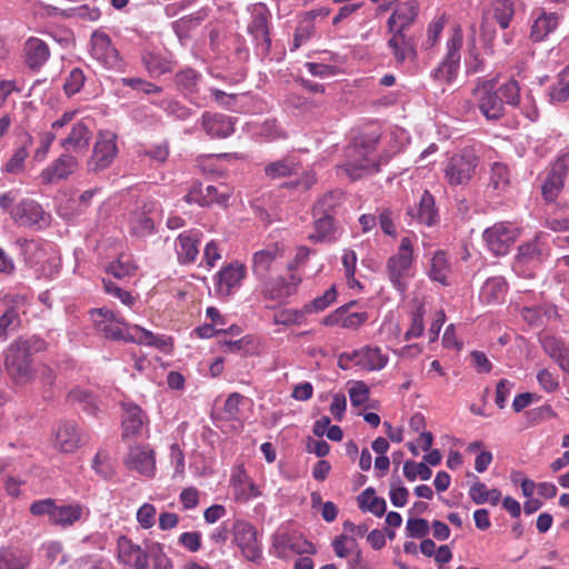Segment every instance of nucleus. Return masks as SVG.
<instances>
[{"mask_svg": "<svg viewBox=\"0 0 569 569\" xmlns=\"http://www.w3.org/2000/svg\"><path fill=\"white\" fill-rule=\"evenodd\" d=\"M90 317L94 329L106 339L154 347L163 352L172 348L170 337L157 336L138 325H129L109 308L92 309Z\"/></svg>", "mask_w": 569, "mask_h": 569, "instance_id": "1", "label": "nucleus"}, {"mask_svg": "<svg viewBox=\"0 0 569 569\" xmlns=\"http://www.w3.org/2000/svg\"><path fill=\"white\" fill-rule=\"evenodd\" d=\"M380 139L377 130L365 132L355 138L346 149V162L338 169L351 180L360 179L379 170L380 163L375 157L376 146Z\"/></svg>", "mask_w": 569, "mask_h": 569, "instance_id": "2", "label": "nucleus"}, {"mask_svg": "<svg viewBox=\"0 0 569 569\" xmlns=\"http://www.w3.org/2000/svg\"><path fill=\"white\" fill-rule=\"evenodd\" d=\"M44 347V341L36 336L19 337L9 345L4 366L8 375L17 385H27L34 379L36 370L31 357L42 351Z\"/></svg>", "mask_w": 569, "mask_h": 569, "instance_id": "3", "label": "nucleus"}, {"mask_svg": "<svg viewBox=\"0 0 569 569\" xmlns=\"http://www.w3.org/2000/svg\"><path fill=\"white\" fill-rule=\"evenodd\" d=\"M17 244L24 261L36 269L39 276L51 278L60 269V257L52 243L41 239H19Z\"/></svg>", "mask_w": 569, "mask_h": 569, "instance_id": "4", "label": "nucleus"}, {"mask_svg": "<svg viewBox=\"0 0 569 569\" xmlns=\"http://www.w3.org/2000/svg\"><path fill=\"white\" fill-rule=\"evenodd\" d=\"M463 34L460 27H455L446 42V54L431 71V78L441 84H451L459 72Z\"/></svg>", "mask_w": 569, "mask_h": 569, "instance_id": "5", "label": "nucleus"}, {"mask_svg": "<svg viewBox=\"0 0 569 569\" xmlns=\"http://www.w3.org/2000/svg\"><path fill=\"white\" fill-rule=\"evenodd\" d=\"M413 262V246L410 238L401 239L398 251L387 261V272L392 286L405 293L408 288V280L411 277V266Z\"/></svg>", "mask_w": 569, "mask_h": 569, "instance_id": "6", "label": "nucleus"}, {"mask_svg": "<svg viewBox=\"0 0 569 569\" xmlns=\"http://www.w3.org/2000/svg\"><path fill=\"white\" fill-rule=\"evenodd\" d=\"M479 157L472 148H465L448 159L443 168L445 179L451 187L462 186L476 174Z\"/></svg>", "mask_w": 569, "mask_h": 569, "instance_id": "7", "label": "nucleus"}, {"mask_svg": "<svg viewBox=\"0 0 569 569\" xmlns=\"http://www.w3.org/2000/svg\"><path fill=\"white\" fill-rule=\"evenodd\" d=\"M388 361V355L383 353L380 347L367 345L350 352H342L338 358V366L343 370L358 367L371 372L382 370Z\"/></svg>", "mask_w": 569, "mask_h": 569, "instance_id": "8", "label": "nucleus"}, {"mask_svg": "<svg viewBox=\"0 0 569 569\" xmlns=\"http://www.w3.org/2000/svg\"><path fill=\"white\" fill-rule=\"evenodd\" d=\"M232 542L239 548L243 558L258 563L262 559V547L258 540L256 527L244 519L232 521Z\"/></svg>", "mask_w": 569, "mask_h": 569, "instance_id": "9", "label": "nucleus"}, {"mask_svg": "<svg viewBox=\"0 0 569 569\" xmlns=\"http://www.w3.org/2000/svg\"><path fill=\"white\" fill-rule=\"evenodd\" d=\"M9 213L13 222L19 227L40 230L50 222V214L43 210L38 201L30 198L20 200L16 207H12Z\"/></svg>", "mask_w": 569, "mask_h": 569, "instance_id": "10", "label": "nucleus"}, {"mask_svg": "<svg viewBox=\"0 0 569 569\" xmlns=\"http://www.w3.org/2000/svg\"><path fill=\"white\" fill-rule=\"evenodd\" d=\"M90 54L109 70L124 71V61L113 47L110 37L103 31L97 30L91 34Z\"/></svg>", "mask_w": 569, "mask_h": 569, "instance_id": "11", "label": "nucleus"}, {"mask_svg": "<svg viewBox=\"0 0 569 569\" xmlns=\"http://www.w3.org/2000/svg\"><path fill=\"white\" fill-rule=\"evenodd\" d=\"M495 80H481L472 90V97L480 112L488 120H498L505 114V106L495 90Z\"/></svg>", "mask_w": 569, "mask_h": 569, "instance_id": "12", "label": "nucleus"}, {"mask_svg": "<svg viewBox=\"0 0 569 569\" xmlns=\"http://www.w3.org/2000/svg\"><path fill=\"white\" fill-rule=\"evenodd\" d=\"M549 256L550 247L546 238L537 236L519 246L513 268L517 272L526 273V269L540 266Z\"/></svg>", "mask_w": 569, "mask_h": 569, "instance_id": "13", "label": "nucleus"}, {"mask_svg": "<svg viewBox=\"0 0 569 569\" xmlns=\"http://www.w3.org/2000/svg\"><path fill=\"white\" fill-rule=\"evenodd\" d=\"M116 140L117 136L111 131L99 132L92 154L88 160L89 171L98 172L111 166L118 153Z\"/></svg>", "mask_w": 569, "mask_h": 569, "instance_id": "14", "label": "nucleus"}, {"mask_svg": "<svg viewBox=\"0 0 569 569\" xmlns=\"http://www.w3.org/2000/svg\"><path fill=\"white\" fill-rule=\"evenodd\" d=\"M260 291L264 299L278 305L284 303L289 297L297 292L301 278L295 273L289 277L264 278L260 280Z\"/></svg>", "mask_w": 569, "mask_h": 569, "instance_id": "15", "label": "nucleus"}, {"mask_svg": "<svg viewBox=\"0 0 569 569\" xmlns=\"http://www.w3.org/2000/svg\"><path fill=\"white\" fill-rule=\"evenodd\" d=\"M273 553L282 559L293 555L315 553V547L297 532L280 531L272 537Z\"/></svg>", "mask_w": 569, "mask_h": 569, "instance_id": "16", "label": "nucleus"}, {"mask_svg": "<svg viewBox=\"0 0 569 569\" xmlns=\"http://www.w3.org/2000/svg\"><path fill=\"white\" fill-rule=\"evenodd\" d=\"M270 12L264 4H256L251 10V21L248 24V31L252 34L256 47L261 56L269 54L271 39L269 36L268 22Z\"/></svg>", "mask_w": 569, "mask_h": 569, "instance_id": "17", "label": "nucleus"}, {"mask_svg": "<svg viewBox=\"0 0 569 569\" xmlns=\"http://www.w3.org/2000/svg\"><path fill=\"white\" fill-rule=\"evenodd\" d=\"M517 237V229L505 222L495 223L483 231V240L495 256L508 253Z\"/></svg>", "mask_w": 569, "mask_h": 569, "instance_id": "18", "label": "nucleus"}, {"mask_svg": "<svg viewBox=\"0 0 569 569\" xmlns=\"http://www.w3.org/2000/svg\"><path fill=\"white\" fill-rule=\"evenodd\" d=\"M569 169V153L559 157L550 167L541 186V193L547 202H553L562 191Z\"/></svg>", "mask_w": 569, "mask_h": 569, "instance_id": "19", "label": "nucleus"}, {"mask_svg": "<svg viewBox=\"0 0 569 569\" xmlns=\"http://www.w3.org/2000/svg\"><path fill=\"white\" fill-rule=\"evenodd\" d=\"M284 254L283 247L279 243H270L263 249L253 253L252 272L259 279L268 278L282 263Z\"/></svg>", "mask_w": 569, "mask_h": 569, "instance_id": "20", "label": "nucleus"}, {"mask_svg": "<svg viewBox=\"0 0 569 569\" xmlns=\"http://www.w3.org/2000/svg\"><path fill=\"white\" fill-rule=\"evenodd\" d=\"M158 217L156 202H146L129 213L128 227L133 237L143 238L154 231V222Z\"/></svg>", "mask_w": 569, "mask_h": 569, "instance_id": "21", "label": "nucleus"}, {"mask_svg": "<svg viewBox=\"0 0 569 569\" xmlns=\"http://www.w3.org/2000/svg\"><path fill=\"white\" fill-rule=\"evenodd\" d=\"M124 465L129 470L152 478L156 475V453L148 445H136L130 447Z\"/></svg>", "mask_w": 569, "mask_h": 569, "instance_id": "22", "label": "nucleus"}, {"mask_svg": "<svg viewBox=\"0 0 569 569\" xmlns=\"http://www.w3.org/2000/svg\"><path fill=\"white\" fill-rule=\"evenodd\" d=\"M247 273L246 266L233 261L216 274V291L219 297L231 296L241 286Z\"/></svg>", "mask_w": 569, "mask_h": 569, "instance_id": "23", "label": "nucleus"}, {"mask_svg": "<svg viewBox=\"0 0 569 569\" xmlns=\"http://www.w3.org/2000/svg\"><path fill=\"white\" fill-rule=\"evenodd\" d=\"M388 32L390 33V38L388 39L387 46L396 63L402 64L406 61H413L417 56L413 38L399 30Z\"/></svg>", "mask_w": 569, "mask_h": 569, "instance_id": "24", "label": "nucleus"}, {"mask_svg": "<svg viewBox=\"0 0 569 569\" xmlns=\"http://www.w3.org/2000/svg\"><path fill=\"white\" fill-rule=\"evenodd\" d=\"M88 517L89 509L79 502L57 505L50 525L67 529L78 522L87 520Z\"/></svg>", "mask_w": 569, "mask_h": 569, "instance_id": "25", "label": "nucleus"}, {"mask_svg": "<svg viewBox=\"0 0 569 569\" xmlns=\"http://www.w3.org/2000/svg\"><path fill=\"white\" fill-rule=\"evenodd\" d=\"M119 560L133 569H148L149 557L139 545L133 543L129 538L121 536L117 542Z\"/></svg>", "mask_w": 569, "mask_h": 569, "instance_id": "26", "label": "nucleus"}, {"mask_svg": "<svg viewBox=\"0 0 569 569\" xmlns=\"http://www.w3.org/2000/svg\"><path fill=\"white\" fill-rule=\"evenodd\" d=\"M353 305L355 302L352 301L339 307L322 319V325L327 327L340 326L351 330L358 329L368 320V313L365 311L349 312L350 307Z\"/></svg>", "mask_w": 569, "mask_h": 569, "instance_id": "27", "label": "nucleus"}, {"mask_svg": "<svg viewBox=\"0 0 569 569\" xmlns=\"http://www.w3.org/2000/svg\"><path fill=\"white\" fill-rule=\"evenodd\" d=\"M202 233L199 230H189L180 233L174 242L178 261L189 264L196 261L199 254V244Z\"/></svg>", "mask_w": 569, "mask_h": 569, "instance_id": "28", "label": "nucleus"}, {"mask_svg": "<svg viewBox=\"0 0 569 569\" xmlns=\"http://www.w3.org/2000/svg\"><path fill=\"white\" fill-rule=\"evenodd\" d=\"M79 167L77 158L69 153L61 154L50 166L43 169L40 177L44 183H54L68 178Z\"/></svg>", "mask_w": 569, "mask_h": 569, "instance_id": "29", "label": "nucleus"}, {"mask_svg": "<svg viewBox=\"0 0 569 569\" xmlns=\"http://www.w3.org/2000/svg\"><path fill=\"white\" fill-rule=\"evenodd\" d=\"M86 441V435L81 433L72 422L61 423L56 431L54 446L62 452H74Z\"/></svg>", "mask_w": 569, "mask_h": 569, "instance_id": "30", "label": "nucleus"}, {"mask_svg": "<svg viewBox=\"0 0 569 569\" xmlns=\"http://www.w3.org/2000/svg\"><path fill=\"white\" fill-rule=\"evenodd\" d=\"M122 409V438L140 436L146 423V415L139 406L131 402H123Z\"/></svg>", "mask_w": 569, "mask_h": 569, "instance_id": "31", "label": "nucleus"}, {"mask_svg": "<svg viewBox=\"0 0 569 569\" xmlns=\"http://www.w3.org/2000/svg\"><path fill=\"white\" fill-rule=\"evenodd\" d=\"M419 12V3L410 0L399 6L388 19V31L405 32L412 24Z\"/></svg>", "mask_w": 569, "mask_h": 569, "instance_id": "32", "label": "nucleus"}, {"mask_svg": "<svg viewBox=\"0 0 569 569\" xmlns=\"http://www.w3.org/2000/svg\"><path fill=\"white\" fill-rule=\"evenodd\" d=\"M201 126L211 138H227L234 130L231 118L220 113L204 112Z\"/></svg>", "mask_w": 569, "mask_h": 569, "instance_id": "33", "label": "nucleus"}, {"mask_svg": "<svg viewBox=\"0 0 569 569\" xmlns=\"http://www.w3.org/2000/svg\"><path fill=\"white\" fill-rule=\"evenodd\" d=\"M408 214L418 223L432 226L438 219L433 196L425 191L417 204L408 209Z\"/></svg>", "mask_w": 569, "mask_h": 569, "instance_id": "34", "label": "nucleus"}, {"mask_svg": "<svg viewBox=\"0 0 569 569\" xmlns=\"http://www.w3.org/2000/svg\"><path fill=\"white\" fill-rule=\"evenodd\" d=\"M200 73L193 69H184L176 74L174 82L177 88L196 106L203 107L202 99L198 96V86Z\"/></svg>", "mask_w": 569, "mask_h": 569, "instance_id": "35", "label": "nucleus"}, {"mask_svg": "<svg viewBox=\"0 0 569 569\" xmlns=\"http://www.w3.org/2000/svg\"><path fill=\"white\" fill-rule=\"evenodd\" d=\"M23 52L26 64L37 71L40 70L50 58L48 44L39 38H29L24 43Z\"/></svg>", "mask_w": 569, "mask_h": 569, "instance_id": "36", "label": "nucleus"}, {"mask_svg": "<svg viewBox=\"0 0 569 569\" xmlns=\"http://www.w3.org/2000/svg\"><path fill=\"white\" fill-rule=\"evenodd\" d=\"M558 23L559 17L557 13L539 10L531 27L530 38L536 42L545 40L556 30Z\"/></svg>", "mask_w": 569, "mask_h": 569, "instance_id": "37", "label": "nucleus"}, {"mask_svg": "<svg viewBox=\"0 0 569 569\" xmlns=\"http://www.w3.org/2000/svg\"><path fill=\"white\" fill-rule=\"evenodd\" d=\"M91 131L83 122H77L67 138L61 140V147L66 151L80 152L88 148Z\"/></svg>", "mask_w": 569, "mask_h": 569, "instance_id": "38", "label": "nucleus"}, {"mask_svg": "<svg viewBox=\"0 0 569 569\" xmlns=\"http://www.w3.org/2000/svg\"><path fill=\"white\" fill-rule=\"evenodd\" d=\"M507 289V282L502 277H492L482 284L479 298L487 305L500 303L505 299Z\"/></svg>", "mask_w": 569, "mask_h": 569, "instance_id": "39", "label": "nucleus"}, {"mask_svg": "<svg viewBox=\"0 0 569 569\" xmlns=\"http://www.w3.org/2000/svg\"><path fill=\"white\" fill-rule=\"evenodd\" d=\"M315 230L308 236L313 243L333 242L337 240V229L333 224V217L313 216Z\"/></svg>", "mask_w": 569, "mask_h": 569, "instance_id": "40", "label": "nucleus"}, {"mask_svg": "<svg viewBox=\"0 0 569 569\" xmlns=\"http://www.w3.org/2000/svg\"><path fill=\"white\" fill-rule=\"evenodd\" d=\"M299 170L300 162L293 157H284L264 167V173L270 179L287 178L297 174Z\"/></svg>", "mask_w": 569, "mask_h": 569, "instance_id": "41", "label": "nucleus"}, {"mask_svg": "<svg viewBox=\"0 0 569 569\" xmlns=\"http://www.w3.org/2000/svg\"><path fill=\"white\" fill-rule=\"evenodd\" d=\"M542 347L563 371L569 372V348L565 342L548 336L542 339Z\"/></svg>", "mask_w": 569, "mask_h": 569, "instance_id": "42", "label": "nucleus"}, {"mask_svg": "<svg viewBox=\"0 0 569 569\" xmlns=\"http://www.w3.org/2000/svg\"><path fill=\"white\" fill-rule=\"evenodd\" d=\"M188 203H197L201 207L210 206L213 202H219L218 190L214 186L202 183H194L189 192L184 196Z\"/></svg>", "mask_w": 569, "mask_h": 569, "instance_id": "43", "label": "nucleus"}, {"mask_svg": "<svg viewBox=\"0 0 569 569\" xmlns=\"http://www.w3.org/2000/svg\"><path fill=\"white\" fill-rule=\"evenodd\" d=\"M141 60L151 77H159L172 69V63L167 57L153 51H146Z\"/></svg>", "mask_w": 569, "mask_h": 569, "instance_id": "44", "label": "nucleus"}, {"mask_svg": "<svg viewBox=\"0 0 569 569\" xmlns=\"http://www.w3.org/2000/svg\"><path fill=\"white\" fill-rule=\"evenodd\" d=\"M4 567L7 569H28L31 563V553L18 547L1 548Z\"/></svg>", "mask_w": 569, "mask_h": 569, "instance_id": "45", "label": "nucleus"}, {"mask_svg": "<svg viewBox=\"0 0 569 569\" xmlns=\"http://www.w3.org/2000/svg\"><path fill=\"white\" fill-rule=\"evenodd\" d=\"M358 506L363 511H369L377 517H381L387 509V502L383 498L377 497L372 488H367L357 498Z\"/></svg>", "mask_w": 569, "mask_h": 569, "instance_id": "46", "label": "nucleus"}, {"mask_svg": "<svg viewBox=\"0 0 569 569\" xmlns=\"http://www.w3.org/2000/svg\"><path fill=\"white\" fill-rule=\"evenodd\" d=\"M231 482L238 500L246 501L260 496L259 488L242 471L232 476Z\"/></svg>", "mask_w": 569, "mask_h": 569, "instance_id": "47", "label": "nucleus"}, {"mask_svg": "<svg viewBox=\"0 0 569 569\" xmlns=\"http://www.w3.org/2000/svg\"><path fill=\"white\" fill-rule=\"evenodd\" d=\"M49 12L58 13L63 18H78L86 21H97L101 17V11L99 8L90 7L88 4H82L66 10H59L56 7H50Z\"/></svg>", "mask_w": 569, "mask_h": 569, "instance_id": "48", "label": "nucleus"}, {"mask_svg": "<svg viewBox=\"0 0 569 569\" xmlns=\"http://www.w3.org/2000/svg\"><path fill=\"white\" fill-rule=\"evenodd\" d=\"M342 193L340 191H331L321 197L313 206V216L332 217L336 209L340 206Z\"/></svg>", "mask_w": 569, "mask_h": 569, "instance_id": "49", "label": "nucleus"}, {"mask_svg": "<svg viewBox=\"0 0 569 569\" xmlns=\"http://www.w3.org/2000/svg\"><path fill=\"white\" fill-rule=\"evenodd\" d=\"M450 264L443 251H437L431 259L429 276L432 280L447 284Z\"/></svg>", "mask_w": 569, "mask_h": 569, "instance_id": "50", "label": "nucleus"}, {"mask_svg": "<svg viewBox=\"0 0 569 569\" xmlns=\"http://www.w3.org/2000/svg\"><path fill=\"white\" fill-rule=\"evenodd\" d=\"M446 22L447 18L445 13L438 14L431 20L428 24L426 40L422 44L426 49H431L439 42Z\"/></svg>", "mask_w": 569, "mask_h": 569, "instance_id": "51", "label": "nucleus"}, {"mask_svg": "<svg viewBox=\"0 0 569 569\" xmlns=\"http://www.w3.org/2000/svg\"><path fill=\"white\" fill-rule=\"evenodd\" d=\"M551 103H561L569 99V72H561L549 89Z\"/></svg>", "mask_w": 569, "mask_h": 569, "instance_id": "52", "label": "nucleus"}, {"mask_svg": "<svg viewBox=\"0 0 569 569\" xmlns=\"http://www.w3.org/2000/svg\"><path fill=\"white\" fill-rule=\"evenodd\" d=\"M305 308L298 309H281L273 313L272 321L274 325L293 326L301 325L306 319Z\"/></svg>", "mask_w": 569, "mask_h": 569, "instance_id": "53", "label": "nucleus"}, {"mask_svg": "<svg viewBox=\"0 0 569 569\" xmlns=\"http://www.w3.org/2000/svg\"><path fill=\"white\" fill-rule=\"evenodd\" d=\"M515 14L512 0H496L493 4V18L502 29L509 27Z\"/></svg>", "mask_w": 569, "mask_h": 569, "instance_id": "54", "label": "nucleus"}, {"mask_svg": "<svg viewBox=\"0 0 569 569\" xmlns=\"http://www.w3.org/2000/svg\"><path fill=\"white\" fill-rule=\"evenodd\" d=\"M510 182L509 169L506 164L495 162L490 170V182L489 184L499 191L506 190Z\"/></svg>", "mask_w": 569, "mask_h": 569, "instance_id": "55", "label": "nucleus"}, {"mask_svg": "<svg viewBox=\"0 0 569 569\" xmlns=\"http://www.w3.org/2000/svg\"><path fill=\"white\" fill-rule=\"evenodd\" d=\"M137 267L132 259L127 254H121L119 258L111 262L108 267V272L118 279L131 276L136 271Z\"/></svg>", "mask_w": 569, "mask_h": 569, "instance_id": "56", "label": "nucleus"}, {"mask_svg": "<svg viewBox=\"0 0 569 569\" xmlns=\"http://www.w3.org/2000/svg\"><path fill=\"white\" fill-rule=\"evenodd\" d=\"M20 326V316L14 307H10L0 317V339L6 340L10 331Z\"/></svg>", "mask_w": 569, "mask_h": 569, "instance_id": "57", "label": "nucleus"}, {"mask_svg": "<svg viewBox=\"0 0 569 569\" xmlns=\"http://www.w3.org/2000/svg\"><path fill=\"white\" fill-rule=\"evenodd\" d=\"M337 299L336 287L331 286L322 296L315 298L303 306L306 313L320 312L328 308Z\"/></svg>", "mask_w": 569, "mask_h": 569, "instance_id": "58", "label": "nucleus"}, {"mask_svg": "<svg viewBox=\"0 0 569 569\" xmlns=\"http://www.w3.org/2000/svg\"><path fill=\"white\" fill-rule=\"evenodd\" d=\"M503 104L518 106L520 103V88L516 80L510 79L497 90Z\"/></svg>", "mask_w": 569, "mask_h": 569, "instance_id": "59", "label": "nucleus"}, {"mask_svg": "<svg viewBox=\"0 0 569 569\" xmlns=\"http://www.w3.org/2000/svg\"><path fill=\"white\" fill-rule=\"evenodd\" d=\"M403 475L410 481H413L417 478H420L421 480H429L432 471L425 462H415L409 460L403 465Z\"/></svg>", "mask_w": 569, "mask_h": 569, "instance_id": "60", "label": "nucleus"}, {"mask_svg": "<svg viewBox=\"0 0 569 569\" xmlns=\"http://www.w3.org/2000/svg\"><path fill=\"white\" fill-rule=\"evenodd\" d=\"M332 548L337 557L347 558L350 557L359 546L355 538L341 535L333 539Z\"/></svg>", "mask_w": 569, "mask_h": 569, "instance_id": "61", "label": "nucleus"}, {"mask_svg": "<svg viewBox=\"0 0 569 569\" xmlns=\"http://www.w3.org/2000/svg\"><path fill=\"white\" fill-rule=\"evenodd\" d=\"M86 76L80 68H73L64 80L63 90L68 97L78 93L83 87Z\"/></svg>", "mask_w": 569, "mask_h": 569, "instance_id": "62", "label": "nucleus"}, {"mask_svg": "<svg viewBox=\"0 0 569 569\" xmlns=\"http://www.w3.org/2000/svg\"><path fill=\"white\" fill-rule=\"evenodd\" d=\"M69 400L82 405L83 411L91 415L96 413L97 406L94 399L88 391L76 388L69 392Z\"/></svg>", "mask_w": 569, "mask_h": 569, "instance_id": "63", "label": "nucleus"}, {"mask_svg": "<svg viewBox=\"0 0 569 569\" xmlns=\"http://www.w3.org/2000/svg\"><path fill=\"white\" fill-rule=\"evenodd\" d=\"M156 515H157L156 507L149 502H144L138 509L136 518H137V521L140 525V527L147 530L154 526Z\"/></svg>", "mask_w": 569, "mask_h": 569, "instance_id": "64", "label": "nucleus"}]
</instances>
